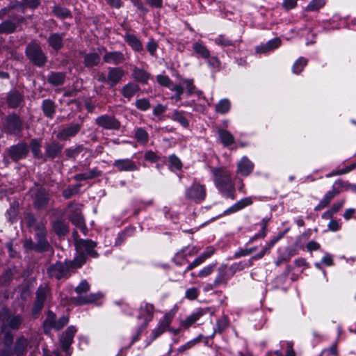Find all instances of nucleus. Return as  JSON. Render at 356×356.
Here are the masks:
<instances>
[{"label": "nucleus", "instance_id": "45", "mask_svg": "<svg viewBox=\"0 0 356 356\" xmlns=\"http://www.w3.org/2000/svg\"><path fill=\"white\" fill-rule=\"evenodd\" d=\"M229 325V319L228 317L226 316H222L221 318H220L216 323V327L214 329V332L211 336V338H213L215 335V333L219 332L222 333L224 332Z\"/></svg>", "mask_w": 356, "mask_h": 356}, {"label": "nucleus", "instance_id": "54", "mask_svg": "<svg viewBox=\"0 0 356 356\" xmlns=\"http://www.w3.org/2000/svg\"><path fill=\"white\" fill-rule=\"evenodd\" d=\"M214 41L216 44L222 47H229L234 45V42L232 40L226 38L225 35H220L218 37H217Z\"/></svg>", "mask_w": 356, "mask_h": 356}, {"label": "nucleus", "instance_id": "48", "mask_svg": "<svg viewBox=\"0 0 356 356\" xmlns=\"http://www.w3.org/2000/svg\"><path fill=\"white\" fill-rule=\"evenodd\" d=\"M230 109V102L227 99H221L216 105V111L217 113L225 114L227 113Z\"/></svg>", "mask_w": 356, "mask_h": 356}, {"label": "nucleus", "instance_id": "60", "mask_svg": "<svg viewBox=\"0 0 356 356\" xmlns=\"http://www.w3.org/2000/svg\"><path fill=\"white\" fill-rule=\"evenodd\" d=\"M136 106L141 111H146L150 108V103L148 99L142 98L136 100Z\"/></svg>", "mask_w": 356, "mask_h": 356}, {"label": "nucleus", "instance_id": "28", "mask_svg": "<svg viewBox=\"0 0 356 356\" xmlns=\"http://www.w3.org/2000/svg\"><path fill=\"white\" fill-rule=\"evenodd\" d=\"M29 345L28 340L24 337H20L15 342L13 351V355L24 356L26 353L27 346Z\"/></svg>", "mask_w": 356, "mask_h": 356}, {"label": "nucleus", "instance_id": "13", "mask_svg": "<svg viewBox=\"0 0 356 356\" xmlns=\"http://www.w3.org/2000/svg\"><path fill=\"white\" fill-rule=\"evenodd\" d=\"M154 312V306L152 304L145 302L144 305L140 306L137 318L141 321L143 327H146L149 322L152 320Z\"/></svg>", "mask_w": 356, "mask_h": 356}, {"label": "nucleus", "instance_id": "6", "mask_svg": "<svg viewBox=\"0 0 356 356\" xmlns=\"http://www.w3.org/2000/svg\"><path fill=\"white\" fill-rule=\"evenodd\" d=\"M95 123L103 129L118 131L120 129L121 122L114 115L104 114L95 120Z\"/></svg>", "mask_w": 356, "mask_h": 356}, {"label": "nucleus", "instance_id": "64", "mask_svg": "<svg viewBox=\"0 0 356 356\" xmlns=\"http://www.w3.org/2000/svg\"><path fill=\"white\" fill-rule=\"evenodd\" d=\"M323 353L327 355V356H337L338 350L337 343H334L330 347L324 349Z\"/></svg>", "mask_w": 356, "mask_h": 356}, {"label": "nucleus", "instance_id": "61", "mask_svg": "<svg viewBox=\"0 0 356 356\" xmlns=\"http://www.w3.org/2000/svg\"><path fill=\"white\" fill-rule=\"evenodd\" d=\"M216 264H211L207 266L204 267L202 270H200L197 275V277H204L209 275L215 269Z\"/></svg>", "mask_w": 356, "mask_h": 356}, {"label": "nucleus", "instance_id": "57", "mask_svg": "<svg viewBox=\"0 0 356 356\" xmlns=\"http://www.w3.org/2000/svg\"><path fill=\"white\" fill-rule=\"evenodd\" d=\"M202 335L200 334L195 339H193V340L187 342L186 343L184 344L183 346H180L178 349L179 352H183L186 350L190 349L193 346H194L195 344L200 343L201 341Z\"/></svg>", "mask_w": 356, "mask_h": 356}, {"label": "nucleus", "instance_id": "62", "mask_svg": "<svg viewBox=\"0 0 356 356\" xmlns=\"http://www.w3.org/2000/svg\"><path fill=\"white\" fill-rule=\"evenodd\" d=\"M198 290L195 287L187 289L185 293V297L190 300H195L198 297Z\"/></svg>", "mask_w": 356, "mask_h": 356}, {"label": "nucleus", "instance_id": "35", "mask_svg": "<svg viewBox=\"0 0 356 356\" xmlns=\"http://www.w3.org/2000/svg\"><path fill=\"white\" fill-rule=\"evenodd\" d=\"M22 323V318L19 315L13 316L7 320V324L4 323L2 325V331L6 332L7 327L13 330H17Z\"/></svg>", "mask_w": 356, "mask_h": 356}, {"label": "nucleus", "instance_id": "44", "mask_svg": "<svg viewBox=\"0 0 356 356\" xmlns=\"http://www.w3.org/2000/svg\"><path fill=\"white\" fill-rule=\"evenodd\" d=\"M13 340V336L8 333H6L4 338L5 348L1 350L2 356H13V351L11 347Z\"/></svg>", "mask_w": 356, "mask_h": 356}, {"label": "nucleus", "instance_id": "10", "mask_svg": "<svg viewBox=\"0 0 356 356\" xmlns=\"http://www.w3.org/2000/svg\"><path fill=\"white\" fill-rule=\"evenodd\" d=\"M186 198L196 202L203 201L206 197V188L204 185L194 183L186 191Z\"/></svg>", "mask_w": 356, "mask_h": 356}, {"label": "nucleus", "instance_id": "52", "mask_svg": "<svg viewBox=\"0 0 356 356\" xmlns=\"http://www.w3.org/2000/svg\"><path fill=\"white\" fill-rule=\"evenodd\" d=\"M325 4V0H312L307 5L306 10L307 11H316L321 8L323 7Z\"/></svg>", "mask_w": 356, "mask_h": 356}, {"label": "nucleus", "instance_id": "21", "mask_svg": "<svg viewBox=\"0 0 356 356\" xmlns=\"http://www.w3.org/2000/svg\"><path fill=\"white\" fill-rule=\"evenodd\" d=\"M49 195L44 189H40L35 195L33 204L35 208L42 209L47 207Z\"/></svg>", "mask_w": 356, "mask_h": 356}, {"label": "nucleus", "instance_id": "3", "mask_svg": "<svg viewBox=\"0 0 356 356\" xmlns=\"http://www.w3.org/2000/svg\"><path fill=\"white\" fill-rule=\"evenodd\" d=\"M83 205L79 203L71 202L68 204L67 213L69 220L86 234V227L84 225V219L82 216Z\"/></svg>", "mask_w": 356, "mask_h": 356}, {"label": "nucleus", "instance_id": "59", "mask_svg": "<svg viewBox=\"0 0 356 356\" xmlns=\"http://www.w3.org/2000/svg\"><path fill=\"white\" fill-rule=\"evenodd\" d=\"M90 284L86 280H82L79 284L75 288L76 293L81 294L87 293L90 290Z\"/></svg>", "mask_w": 356, "mask_h": 356}, {"label": "nucleus", "instance_id": "22", "mask_svg": "<svg viewBox=\"0 0 356 356\" xmlns=\"http://www.w3.org/2000/svg\"><path fill=\"white\" fill-rule=\"evenodd\" d=\"M63 149V145L58 142L54 141L47 144L45 147V153L44 155V161L47 159H54L57 157Z\"/></svg>", "mask_w": 356, "mask_h": 356}, {"label": "nucleus", "instance_id": "56", "mask_svg": "<svg viewBox=\"0 0 356 356\" xmlns=\"http://www.w3.org/2000/svg\"><path fill=\"white\" fill-rule=\"evenodd\" d=\"M209 66L212 68L215 72L220 70L221 62L216 56H210L207 58Z\"/></svg>", "mask_w": 356, "mask_h": 356}, {"label": "nucleus", "instance_id": "34", "mask_svg": "<svg viewBox=\"0 0 356 356\" xmlns=\"http://www.w3.org/2000/svg\"><path fill=\"white\" fill-rule=\"evenodd\" d=\"M281 44V40L280 38H276L269 40L264 45L257 47V52L258 53H266L274 50Z\"/></svg>", "mask_w": 356, "mask_h": 356}, {"label": "nucleus", "instance_id": "19", "mask_svg": "<svg viewBox=\"0 0 356 356\" xmlns=\"http://www.w3.org/2000/svg\"><path fill=\"white\" fill-rule=\"evenodd\" d=\"M124 75V71L120 67H109L107 75V83L114 87L120 82Z\"/></svg>", "mask_w": 356, "mask_h": 356}, {"label": "nucleus", "instance_id": "37", "mask_svg": "<svg viewBox=\"0 0 356 356\" xmlns=\"http://www.w3.org/2000/svg\"><path fill=\"white\" fill-rule=\"evenodd\" d=\"M42 108L44 115L49 118H52L56 112V105L50 99H44L42 104Z\"/></svg>", "mask_w": 356, "mask_h": 356}, {"label": "nucleus", "instance_id": "17", "mask_svg": "<svg viewBox=\"0 0 356 356\" xmlns=\"http://www.w3.org/2000/svg\"><path fill=\"white\" fill-rule=\"evenodd\" d=\"M49 289L47 286H40L38 288L35 295V301L33 306V312H37L42 309L44 304L49 295Z\"/></svg>", "mask_w": 356, "mask_h": 356}, {"label": "nucleus", "instance_id": "63", "mask_svg": "<svg viewBox=\"0 0 356 356\" xmlns=\"http://www.w3.org/2000/svg\"><path fill=\"white\" fill-rule=\"evenodd\" d=\"M156 80L161 86H165V87L170 86V84L171 82V80L170 79V78L168 76L162 75V74L158 75L156 76Z\"/></svg>", "mask_w": 356, "mask_h": 356}, {"label": "nucleus", "instance_id": "36", "mask_svg": "<svg viewBox=\"0 0 356 356\" xmlns=\"http://www.w3.org/2000/svg\"><path fill=\"white\" fill-rule=\"evenodd\" d=\"M124 40L134 51H140L143 49L141 42L135 35L127 33L124 35Z\"/></svg>", "mask_w": 356, "mask_h": 356}, {"label": "nucleus", "instance_id": "23", "mask_svg": "<svg viewBox=\"0 0 356 356\" xmlns=\"http://www.w3.org/2000/svg\"><path fill=\"white\" fill-rule=\"evenodd\" d=\"M47 232L35 235L36 240V252H47L51 249V245L47 239Z\"/></svg>", "mask_w": 356, "mask_h": 356}, {"label": "nucleus", "instance_id": "16", "mask_svg": "<svg viewBox=\"0 0 356 356\" xmlns=\"http://www.w3.org/2000/svg\"><path fill=\"white\" fill-rule=\"evenodd\" d=\"M25 21V18L22 16L15 19V22L7 19L0 24V34H10L14 33L17 27Z\"/></svg>", "mask_w": 356, "mask_h": 356}, {"label": "nucleus", "instance_id": "32", "mask_svg": "<svg viewBox=\"0 0 356 356\" xmlns=\"http://www.w3.org/2000/svg\"><path fill=\"white\" fill-rule=\"evenodd\" d=\"M139 90L140 88L137 84L129 83L122 88L121 94L124 97L130 100Z\"/></svg>", "mask_w": 356, "mask_h": 356}, {"label": "nucleus", "instance_id": "53", "mask_svg": "<svg viewBox=\"0 0 356 356\" xmlns=\"http://www.w3.org/2000/svg\"><path fill=\"white\" fill-rule=\"evenodd\" d=\"M172 120L179 122L184 127L188 126V122L181 111H175L172 117Z\"/></svg>", "mask_w": 356, "mask_h": 356}, {"label": "nucleus", "instance_id": "24", "mask_svg": "<svg viewBox=\"0 0 356 356\" xmlns=\"http://www.w3.org/2000/svg\"><path fill=\"white\" fill-rule=\"evenodd\" d=\"M103 59L105 63L114 65L121 64L126 60L124 55L120 51L106 52Z\"/></svg>", "mask_w": 356, "mask_h": 356}, {"label": "nucleus", "instance_id": "42", "mask_svg": "<svg viewBox=\"0 0 356 356\" xmlns=\"http://www.w3.org/2000/svg\"><path fill=\"white\" fill-rule=\"evenodd\" d=\"M100 62V56L97 53H88L84 56V65L87 67L97 65Z\"/></svg>", "mask_w": 356, "mask_h": 356}, {"label": "nucleus", "instance_id": "15", "mask_svg": "<svg viewBox=\"0 0 356 356\" xmlns=\"http://www.w3.org/2000/svg\"><path fill=\"white\" fill-rule=\"evenodd\" d=\"M76 332V329L75 327L70 326L60 337L62 348L67 355H70L69 348L73 341V339Z\"/></svg>", "mask_w": 356, "mask_h": 356}, {"label": "nucleus", "instance_id": "47", "mask_svg": "<svg viewBox=\"0 0 356 356\" xmlns=\"http://www.w3.org/2000/svg\"><path fill=\"white\" fill-rule=\"evenodd\" d=\"M53 229L56 234L59 236H64L68 232L67 226L61 220L55 221L53 224Z\"/></svg>", "mask_w": 356, "mask_h": 356}, {"label": "nucleus", "instance_id": "4", "mask_svg": "<svg viewBox=\"0 0 356 356\" xmlns=\"http://www.w3.org/2000/svg\"><path fill=\"white\" fill-rule=\"evenodd\" d=\"M343 186H345V181L342 180L335 181L332 186V190L327 191L325 194L318 204L315 207L314 210L320 211L327 207L332 200L343 191Z\"/></svg>", "mask_w": 356, "mask_h": 356}, {"label": "nucleus", "instance_id": "50", "mask_svg": "<svg viewBox=\"0 0 356 356\" xmlns=\"http://www.w3.org/2000/svg\"><path fill=\"white\" fill-rule=\"evenodd\" d=\"M53 12L56 16L60 18H67L71 16V12L66 8L55 6Z\"/></svg>", "mask_w": 356, "mask_h": 356}, {"label": "nucleus", "instance_id": "7", "mask_svg": "<svg viewBox=\"0 0 356 356\" xmlns=\"http://www.w3.org/2000/svg\"><path fill=\"white\" fill-rule=\"evenodd\" d=\"M47 273L49 277L56 280L67 279L70 277V269L66 263L58 261L51 265L47 268Z\"/></svg>", "mask_w": 356, "mask_h": 356}, {"label": "nucleus", "instance_id": "25", "mask_svg": "<svg viewBox=\"0 0 356 356\" xmlns=\"http://www.w3.org/2000/svg\"><path fill=\"white\" fill-rule=\"evenodd\" d=\"M24 101V96L17 90H11L7 95V104L9 107L15 108L19 106Z\"/></svg>", "mask_w": 356, "mask_h": 356}, {"label": "nucleus", "instance_id": "20", "mask_svg": "<svg viewBox=\"0 0 356 356\" xmlns=\"http://www.w3.org/2000/svg\"><path fill=\"white\" fill-rule=\"evenodd\" d=\"M81 125L72 124L67 127L63 128L57 134V138L61 140H66L71 137L75 136L81 130Z\"/></svg>", "mask_w": 356, "mask_h": 356}, {"label": "nucleus", "instance_id": "41", "mask_svg": "<svg viewBox=\"0 0 356 356\" xmlns=\"http://www.w3.org/2000/svg\"><path fill=\"white\" fill-rule=\"evenodd\" d=\"M203 314L204 312L201 310L193 313L189 316H188L185 320L181 322V326L185 329L188 328L194 323H195Z\"/></svg>", "mask_w": 356, "mask_h": 356}, {"label": "nucleus", "instance_id": "26", "mask_svg": "<svg viewBox=\"0 0 356 356\" xmlns=\"http://www.w3.org/2000/svg\"><path fill=\"white\" fill-rule=\"evenodd\" d=\"M64 34L63 33H51L49 35L47 42L49 46L55 51H58L63 48Z\"/></svg>", "mask_w": 356, "mask_h": 356}, {"label": "nucleus", "instance_id": "12", "mask_svg": "<svg viewBox=\"0 0 356 356\" xmlns=\"http://www.w3.org/2000/svg\"><path fill=\"white\" fill-rule=\"evenodd\" d=\"M76 249L78 252L89 255L93 258L98 257V253L94 250L96 243L90 240L80 239L75 242Z\"/></svg>", "mask_w": 356, "mask_h": 356}, {"label": "nucleus", "instance_id": "51", "mask_svg": "<svg viewBox=\"0 0 356 356\" xmlns=\"http://www.w3.org/2000/svg\"><path fill=\"white\" fill-rule=\"evenodd\" d=\"M135 137L138 142L143 144L147 143L149 138L147 132L142 128H138L136 129L135 132Z\"/></svg>", "mask_w": 356, "mask_h": 356}, {"label": "nucleus", "instance_id": "11", "mask_svg": "<svg viewBox=\"0 0 356 356\" xmlns=\"http://www.w3.org/2000/svg\"><path fill=\"white\" fill-rule=\"evenodd\" d=\"M237 269L236 265L228 267L227 265H222L218 269V275L214 280L216 285L226 284L228 280L232 277Z\"/></svg>", "mask_w": 356, "mask_h": 356}, {"label": "nucleus", "instance_id": "18", "mask_svg": "<svg viewBox=\"0 0 356 356\" xmlns=\"http://www.w3.org/2000/svg\"><path fill=\"white\" fill-rule=\"evenodd\" d=\"M113 165L120 172H132L138 170L136 163L130 159H117L113 162Z\"/></svg>", "mask_w": 356, "mask_h": 356}, {"label": "nucleus", "instance_id": "38", "mask_svg": "<svg viewBox=\"0 0 356 356\" xmlns=\"http://www.w3.org/2000/svg\"><path fill=\"white\" fill-rule=\"evenodd\" d=\"M218 136L225 146H229L234 143V137L227 130L219 129L218 130Z\"/></svg>", "mask_w": 356, "mask_h": 356}, {"label": "nucleus", "instance_id": "27", "mask_svg": "<svg viewBox=\"0 0 356 356\" xmlns=\"http://www.w3.org/2000/svg\"><path fill=\"white\" fill-rule=\"evenodd\" d=\"M254 168V164L245 156L243 157L237 165V172L243 176L249 175Z\"/></svg>", "mask_w": 356, "mask_h": 356}, {"label": "nucleus", "instance_id": "40", "mask_svg": "<svg viewBox=\"0 0 356 356\" xmlns=\"http://www.w3.org/2000/svg\"><path fill=\"white\" fill-rule=\"evenodd\" d=\"M132 75L137 81L142 83H147L150 77V74L147 72L138 67L134 69Z\"/></svg>", "mask_w": 356, "mask_h": 356}, {"label": "nucleus", "instance_id": "43", "mask_svg": "<svg viewBox=\"0 0 356 356\" xmlns=\"http://www.w3.org/2000/svg\"><path fill=\"white\" fill-rule=\"evenodd\" d=\"M30 148L34 158L44 160V155L41 152V141L37 139L31 140Z\"/></svg>", "mask_w": 356, "mask_h": 356}, {"label": "nucleus", "instance_id": "14", "mask_svg": "<svg viewBox=\"0 0 356 356\" xmlns=\"http://www.w3.org/2000/svg\"><path fill=\"white\" fill-rule=\"evenodd\" d=\"M22 121L18 115L12 114L7 117L5 129L8 133L17 134L22 131Z\"/></svg>", "mask_w": 356, "mask_h": 356}, {"label": "nucleus", "instance_id": "58", "mask_svg": "<svg viewBox=\"0 0 356 356\" xmlns=\"http://www.w3.org/2000/svg\"><path fill=\"white\" fill-rule=\"evenodd\" d=\"M170 90L175 92V95L171 98L175 99L177 102L180 101L181 99V95L184 93V88L179 84H175L170 88Z\"/></svg>", "mask_w": 356, "mask_h": 356}, {"label": "nucleus", "instance_id": "29", "mask_svg": "<svg viewBox=\"0 0 356 356\" xmlns=\"http://www.w3.org/2000/svg\"><path fill=\"white\" fill-rule=\"evenodd\" d=\"M252 204V198L245 197L243 199H241V200L238 201L236 203L233 204L232 207H230L229 209H227L226 211H225V214H229L232 213L236 212L238 211H240L245 208V207H248L249 205H251Z\"/></svg>", "mask_w": 356, "mask_h": 356}, {"label": "nucleus", "instance_id": "9", "mask_svg": "<svg viewBox=\"0 0 356 356\" xmlns=\"http://www.w3.org/2000/svg\"><path fill=\"white\" fill-rule=\"evenodd\" d=\"M29 151L28 145L23 143L13 145L6 149L8 155L14 161L26 158Z\"/></svg>", "mask_w": 356, "mask_h": 356}, {"label": "nucleus", "instance_id": "8", "mask_svg": "<svg viewBox=\"0 0 356 356\" xmlns=\"http://www.w3.org/2000/svg\"><path fill=\"white\" fill-rule=\"evenodd\" d=\"M24 222L26 226L30 229V232H34V236L47 232V220H38L31 213H27L26 215Z\"/></svg>", "mask_w": 356, "mask_h": 356}, {"label": "nucleus", "instance_id": "39", "mask_svg": "<svg viewBox=\"0 0 356 356\" xmlns=\"http://www.w3.org/2000/svg\"><path fill=\"white\" fill-rule=\"evenodd\" d=\"M86 261V257L84 254L78 252V255L72 261H66L69 269H76L81 268Z\"/></svg>", "mask_w": 356, "mask_h": 356}, {"label": "nucleus", "instance_id": "49", "mask_svg": "<svg viewBox=\"0 0 356 356\" xmlns=\"http://www.w3.org/2000/svg\"><path fill=\"white\" fill-rule=\"evenodd\" d=\"M307 64V60L303 57L299 58L293 65V72L298 74L301 72Z\"/></svg>", "mask_w": 356, "mask_h": 356}, {"label": "nucleus", "instance_id": "30", "mask_svg": "<svg viewBox=\"0 0 356 356\" xmlns=\"http://www.w3.org/2000/svg\"><path fill=\"white\" fill-rule=\"evenodd\" d=\"M252 204V198L245 197L243 199H241V200L238 201L236 203L233 204L232 207H230L229 209H227L226 211H225V214H229L232 213L236 212L238 211H240L245 208V207H248L249 205H251Z\"/></svg>", "mask_w": 356, "mask_h": 356}, {"label": "nucleus", "instance_id": "31", "mask_svg": "<svg viewBox=\"0 0 356 356\" xmlns=\"http://www.w3.org/2000/svg\"><path fill=\"white\" fill-rule=\"evenodd\" d=\"M65 80V74L61 72H51L48 77L47 81L54 86H61Z\"/></svg>", "mask_w": 356, "mask_h": 356}, {"label": "nucleus", "instance_id": "33", "mask_svg": "<svg viewBox=\"0 0 356 356\" xmlns=\"http://www.w3.org/2000/svg\"><path fill=\"white\" fill-rule=\"evenodd\" d=\"M102 297V293H90L84 296H79L75 298V303L77 305L90 304L96 302Z\"/></svg>", "mask_w": 356, "mask_h": 356}, {"label": "nucleus", "instance_id": "46", "mask_svg": "<svg viewBox=\"0 0 356 356\" xmlns=\"http://www.w3.org/2000/svg\"><path fill=\"white\" fill-rule=\"evenodd\" d=\"M193 48L195 53L199 54L203 58L206 59L209 57V50L202 43L195 42L193 44Z\"/></svg>", "mask_w": 356, "mask_h": 356}, {"label": "nucleus", "instance_id": "5", "mask_svg": "<svg viewBox=\"0 0 356 356\" xmlns=\"http://www.w3.org/2000/svg\"><path fill=\"white\" fill-rule=\"evenodd\" d=\"M69 318L66 316H62L56 319V314L51 311H49L47 318L44 321V328L46 332L54 329L55 330H61L67 324Z\"/></svg>", "mask_w": 356, "mask_h": 356}, {"label": "nucleus", "instance_id": "55", "mask_svg": "<svg viewBox=\"0 0 356 356\" xmlns=\"http://www.w3.org/2000/svg\"><path fill=\"white\" fill-rule=\"evenodd\" d=\"M84 147L83 145H79L74 148H67L65 149V152L66 156L68 158H75L78 154H79L83 150Z\"/></svg>", "mask_w": 356, "mask_h": 356}, {"label": "nucleus", "instance_id": "2", "mask_svg": "<svg viewBox=\"0 0 356 356\" xmlns=\"http://www.w3.org/2000/svg\"><path fill=\"white\" fill-rule=\"evenodd\" d=\"M25 54L30 61L38 67H43L47 61V57L40 44L33 41L27 44Z\"/></svg>", "mask_w": 356, "mask_h": 356}, {"label": "nucleus", "instance_id": "1", "mask_svg": "<svg viewBox=\"0 0 356 356\" xmlns=\"http://www.w3.org/2000/svg\"><path fill=\"white\" fill-rule=\"evenodd\" d=\"M216 187L226 198L235 199V185L231 173L223 168H213L211 170Z\"/></svg>", "mask_w": 356, "mask_h": 356}]
</instances>
